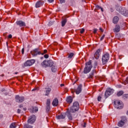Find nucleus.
<instances>
[{"instance_id": "f257e3e1", "label": "nucleus", "mask_w": 128, "mask_h": 128, "mask_svg": "<svg viewBox=\"0 0 128 128\" xmlns=\"http://www.w3.org/2000/svg\"><path fill=\"white\" fill-rule=\"evenodd\" d=\"M92 68V60H89L86 63V66L84 68V74H88Z\"/></svg>"}, {"instance_id": "f03ea898", "label": "nucleus", "mask_w": 128, "mask_h": 128, "mask_svg": "<svg viewBox=\"0 0 128 128\" xmlns=\"http://www.w3.org/2000/svg\"><path fill=\"white\" fill-rule=\"evenodd\" d=\"M39 50L40 49L38 48H35L34 50L30 52L31 54H32L33 56H36L38 54L44 55V54H46V52H48V50H44V53H42L40 52H39Z\"/></svg>"}, {"instance_id": "7ed1b4c3", "label": "nucleus", "mask_w": 128, "mask_h": 128, "mask_svg": "<svg viewBox=\"0 0 128 128\" xmlns=\"http://www.w3.org/2000/svg\"><path fill=\"white\" fill-rule=\"evenodd\" d=\"M54 62L52 60H50L47 61L46 60H44L41 66L42 68H48V66L52 67V66H54Z\"/></svg>"}, {"instance_id": "20e7f679", "label": "nucleus", "mask_w": 128, "mask_h": 128, "mask_svg": "<svg viewBox=\"0 0 128 128\" xmlns=\"http://www.w3.org/2000/svg\"><path fill=\"white\" fill-rule=\"evenodd\" d=\"M79 109H80V104L78 102H74L73 103V106L70 108V110H71V112H76Z\"/></svg>"}, {"instance_id": "39448f33", "label": "nucleus", "mask_w": 128, "mask_h": 128, "mask_svg": "<svg viewBox=\"0 0 128 128\" xmlns=\"http://www.w3.org/2000/svg\"><path fill=\"white\" fill-rule=\"evenodd\" d=\"M118 12L124 16H128V11L126 10L122 6L120 7L118 9Z\"/></svg>"}, {"instance_id": "423d86ee", "label": "nucleus", "mask_w": 128, "mask_h": 128, "mask_svg": "<svg viewBox=\"0 0 128 128\" xmlns=\"http://www.w3.org/2000/svg\"><path fill=\"white\" fill-rule=\"evenodd\" d=\"M108 60H110V54L106 53L103 55L102 58V64H106L108 62Z\"/></svg>"}, {"instance_id": "0eeeda50", "label": "nucleus", "mask_w": 128, "mask_h": 128, "mask_svg": "<svg viewBox=\"0 0 128 128\" xmlns=\"http://www.w3.org/2000/svg\"><path fill=\"white\" fill-rule=\"evenodd\" d=\"M114 106L118 110H122L124 108V104L120 101L116 100L114 102Z\"/></svg>"}, {"instance_id": "6e6552de", "label": "nucleus", "mask_w": 128, "mask_h": 128, "mask_svg": "<svg viewBox=\"0 0 128 128\" xmlns=\"http://www.w3.org/2000/svg\"><path fill=\"white\" fill-rule=\"evenodd\" d=\"M82 84H80L76 90V89H72V93L74 94V92H76V94H80V92H82Z\"/></svg>"}, {"instance_id": "1a4fd4ad", "label": "nucleus", "mask_w": 128, "mask_h": 128, "mask_svg": "<svg viewBox=\"0 0 128 128\" xmlns=\"http://www.w3.org/2000/svg\"><path fill=\"white\" fill-rule=\"evenodd\" d=\"M114 90L113 89L110 88L106 89L104 94L105 98H108V97L109 96L112 94H114Z\"/></svg>"}, {"instance_id": "9d476101", "label": "nucleus", "mask_w": 128, "mask_h": 128, "mask_svg": "<svg viewBox=\"0 0 128 128\" xmlns=\"http://www.w3.org/2000/svg\"><path fill=\"white\" fill-rule=\"evenodd\" d=\"M114 90L113 89L110 88L106 89L104 94L105 98H108V97L109 96L112 94H114Z\"/></svg>"}, {"instance_id": "9b49d317", "label": "nucleus", "mask_w": 128, "mask_h": 128, "mask_svg": "<svg viewBox=\"0 0 128 128\" xmlns=\"http://www.w3.org/2000/svg\"><path fill=\"white\" fill-rule=\"evenodd\" d=\"M34 62H36L35 60H28L24 62V66H32Z\"/></svg>"}, {"instance_id": "f8f14e48", "label": "nucleus", "mask_w": 128, "mask_h": 128, "mask_svg": "<svg viewBox=\"0 0 128 128\" xmlns=\"http://www.w3.org/2000/svg\"><path fill=\"white\" fill-rule=\"evenodd\" d=\"M15 98L16 102H22L24 100V97L20 96V95L16 96Z\"/></svg>"}, {"instance_id": "ddd939ff", "label": "nucleus", "mask_w": 128, "mask_h": 128, "mask_svg": "<svg viewBox=\"0 0 128 128\" xmlns=\"http://www.w3.org/2000/svg\"><path fill=\"white\" fill-rule=\"evenodd\" d=\"M71 110H70L68 111L66 114L70 120H72V114L75 112H71Z\"/></svg>"}, {"instance_id": "4468645a", "label": "nucleus", "mask_w": 128, "mask_h": 128, "mask_svg": "<svg viewBox=\"0 0 128 128\" xmlns=\"http://www.w3.org/2000/svg\"><path fill=\"white\" fill-rule=\"evenodd\" d=\"M36 116L32 115L30 117V119L28 120V124H34V122H36Z\"/></svg>"}, {"instance_id": "2eb2a0df", "label": "nucleus", "mask_w": 128, "mask_h": 128, "mask_svg": "<svg viewBox=\"0 0 128 128\" xmlns=\"http://www.w3.org/2000/svg\"><path fill=\"white\" fill-rule=\"evenodd\" d=\"M50 110V100L47 99L46 100V112H48Z\"/></svg>"}, {"instance_id": "dca6fc26", "label": "nucleus", "mask_w": 128, "mask_h": 128, "mask_svg": "<svg viewBox=\"0 0 128 128\" xmlns=\"http://www.w3.org/2000/svg\"><path fill=\"white\" fill-rule=\"evenodd\" d=\"M100 52H102V49L99 48L94 54V58H95L96 60H98V58H100Z\"/></svg>"}, {"instance_id": "f3484780", "label": "nucleus", "mask_w": 128, "mask_h": 128, "mask_svg": "<svg viewBox=\"0 0 128 128\" xmlns=\"http://www.w3.org/2000/svg\"><path fill=\"white\" fill-rule=\"evenodd\" d=\"M44 2L42 0L38 1L36 4V8H40L42 6H44Z\"/></svg>"}, {"instance_id": "a211bd4d", "label": "nucleus", "mask_w": 128, "mask_h": 128, "mask_svg": "<svg viewBox=\"0 0 128 128\" xmlns=\"http://www.w3.org/2000/svg\"><path fill=\"white\" fill-rule=\"evenodd\" d=\"M66 113L61 114L60 115H58L56 116L58 120H62L64 118H66Z\"/></svg>"}, {"instance_id": "6ab92c4d", "label": "nucleus", "mask_w": 128, "mask_h": 128, "mask_svg": "<svg viewBox=\"0 0 128 128\" xmlns=\"http://www.w3.org/2000/svg\"><path fill=\"white\" fill-rule=\"evenodd\" d=\"M52 104L53 106H58V98H56L53 100Z\"/></svg>"}, {"instance_id": "aec40b11", "label": "nucleus", "mask_w": 128, "mask_h": 128, "mask_svg": "<svg viewBox=\"0 0 128 128\" xmlns=\"http://www.w3.org/2000/svg\"><path fill=\"white\" fill-rule=\"evenodd\" d=\"M16 24L20 26H26V23L22 21H18Z\"/></svg>"}, {"instance_id": "412c9836", "label": "nucleus", "mask_w": 128, "mask_h": 128, "mask_svg": "<svg viewBox=\"0 0 128 128\" xmlns=\"http://www.w3.org/2000/svg\"><path fill=\"white\" fill-rule=\"evenodd\" d=\"M51 70L52 72H56L58 70V67L56 64L53 65L52 66H51Z\"/></svg>"}, {"instance_id": "4be33fe9", "label": "nucleus", "mask_w": 128, "mask_h": 128, "mask_svg": "<svg viewBox=\"0 0 128 128\" xmlns=\"http://www.w3.org/2000/svg\"><path fill=\"white\" fill-rule=\"evenodd\" d=\"M118 20H120V18L116 16H114L113 18V24H118Z\"/></svg>"}, {"instance_id": "5701e85b", "label": "nucleus", "mask_w": 128, "mask_h": 128, "mask_svg": "<svg viewBox=\"0 0 128 128\" xmlns=\"http://www.w3.org/2000/svg\"><path fill=\"white\" fill-rule=\"evenodd\" d=\"M120 30V27L119 25H116L115 28L114 29V32H119Z\"/></svg>"}, {"instance_id": "b1692460", "label": "nucleus", "mask_w": 128, "mask_h": 128, "mask_svg": "<svg viewBox=\"0 0 128 128\" xmlns=\"http://www.w3.org/2000/svg\"><path fill=\"white\" fill-rule=\"evenodd\" d=\"M66 102L68 104H72V96H68L67 97Z\"/></svg>"}, {"instance_id": "393cba45", "label": "nucleus", "mask_w": 128, "mask_h": 128, "mask_svg": "<svg viewBox=\"0 0 128 128\" xmlns=\"http://www.w3.org/2000/svg\"><path fill=\"white\" fill-rule=\"evenodd\" d=\"M96 70H93L90 74L88 78H94V74H96Z\"/></svg>"}, {"instance_id": "a878e982", "label": "nucleus", "mask_w": 128, "mask_h": 128, "mask_svg": "<svg viewBox=\"0 0 128 128\" xmlns=\"http://www.w3.org/2000/svg\"><path fill=\"white\" fill-rule=\"evenodd\" d=\"M124 125V122L120 120L118 123V126H123Z\"/></svg>"}, {"instance_id": "bb28decb", "label": "nucleus", "mask_w": 128, "mask_h": 128, "mask_svg": "<svg viewBox=\"0 0 128 128\" xmlns=\"http://www.w3.org/2000/svg\"><path fill=\"white\" fill-rule=\"evenodd\" d=\"M50 90H52L50 88H48L47 90H46L45 96H48V94H50Z\"/></svg>"}, {"instance_id": "cd10ccee", "label": "nucleus", "mask_w": 128, "mask_h": 128, "mask_svg": "<svg viewBox=\"0 0 128 128\" xmlns=\"http://www.w3.org/2000/svg\"><path fill=\"white\" fill-rule=\"evenodd\" d=\"M66 18L64 19L62 22V26H66Z\"/></svg>"}, {"instance_id": "c85d7f7f", "label": "nucleus", "mask_w": 128, "mask_h": 128, "mask_svg": "<svg viewBox=\"0 0 128 128\" xmlns=\"http://www.w3.org/2000/svg\"><path fill=\"white\" fill-rule=\"evenodd\" d=\"M122 94H124V91H119L118 94H117V96H122Z\"/></svg>"}, {"instance_id": "c756f323", "label": "nucleus", "mask_w": 128, "mask_h": 128, "mask_svg": "<svg viewBox=\"0 0 128 128\" xmlns=\"http://www.w3.org/2000/svg\"><path fill=\"white\" fill-rule=\"evenodd\" d=\"M24 128H32V126L28 125V124H26L24 125Z\"/></svg>"}, {"instance_id": "7c9ffc66", "label": "nucleus", "mask_w": 128, "mask_h": 128, "mask_svg": "<svg viewBox=\"0 0 128 128\" xmlns=\"http://www.w3.org/2000/svg\"><path fill=\"white\" fill-rule=\"evenodd\" d=\"M16 123H12L10 125V128H16Z\"/></svg>"}, {"instance_id": "2f4dec72", "label": "nucleus", "mask_w": 128, "mask_h": 128, "mask_svg": "<svg viewBox=\"0 0 128 128\" xmlns=\"http://www.w3.org/2000/svg\"><path fill=\"white\" fill-rule=\"evenodd\" d=\"M38 110V107H34L33 108V112H36Z\"/></svg>"}, {"instance_id": "473e14b6", "label": "nucleus", "mask_w": 128, "mask_h": 128, "mask_svg": "<svg viewBox=\"0 0 128 128\" xmlns=\"http://www.w3.org/2000/svg\"><path fill=\"white\" fill-rule=\"evenodd\" d=\"M128 98V94H125L122 96V98L124 100H126V98Z\"/></svg>"}, {"instance_id": "72a5a7b5", "label": "nucleus", "mask_w": 128, "mask_h": 128, "mask_svg": "<svg viewBox=\"0 0 128 128\" xmlns=\"http://www.w3.org/2000/svg\"><path fill=\"white\" fill-rule=\"evenodd\" d=\"M74 53H70L69 55H68V58H72V56H74Z\"/></svg>"}, {"instance_id": "f704fd0d", "label": "nucleus", "mask_w": 128, "mask_h": 128, "mask_svg": "<svg viewBox=\"0 0 128 128\" xmlns=\"http://www.w3.org/2000/svg\"><path fill=\"white\" fill-rule=\"evenodd\" d=\"M96 8H100L102 12H104V9H103L102 8V7H100V6H96Z\"/></svg>"}, {"instance_id": "c9c22d12", "label": "nucleus", "mask_w": 128, "mask_h": 128, "mask_svg": "<svg viewBox=\"0 0 128 128\" xmlns=\"http://www.w3.org/2000/svg\"><path fill=\"white\" fill-rule=\"evenodd\" d=\"M106 36V34H103V36L101 37L100 40L102 41V40H104V37Z\"/></svg>"}, {"instance_id": "e433bc0d", "label": "nucleus", "mask_w": 128, "mask_h": 128, "mask_svg": "<svg viewBox=\"0 0 128 128\" xmlns=\"http://www.w3.org/2000/svg\"><path fill=\"white\" fill-rule=\"evenodd\" d=\"M60 4H64V2H66V0H60Z\"/></svg>"}, {"instance_id": "4c0bfd02", "label": "nucleus", "mask_w": 128, "mask_h": 128, "mask_svg": "<svg viewBox=\"0 0 128 128\" xmlns=\"http://www.w3.org/2000/svg\"><path fill=\"white\" fill-rule=\"evenodd\" d=\"M102 100V96H98V102H100V100Z\"/></svg>"}, {"instance_id": "58836bf2", "label": "nucleus", "mask_w": 128, "mask_h": 128, "mask_svg": "<svg viewBox=\"0 0 128 128\" xmlns=\"http://www.w3.org/2000/svg\"><path fill=\"white\" fill-rule=\"evenodd\" d=\"M44 58H48V54H46L45 55H44Z\"/></svg>"}, {"instance_id": "ea45409f", "label": "nucleus", "mask_w": 128, "mask_h": 128, "mask_svg": "<svg viewBox=\"0 0 128 128\" xmlns=\"http://www.w3.org/2000/svg\"><path fill=\"white\" fill-rule=\"evenodd\" d=\"M80 34H84V29L82 28V30H80Z\"/></svg>"}, {"instance_id": "a19ab883", "label": "nucleus", "mask_w": 128, "mask_h": 128, "mask_svg": "<svg viewBox=\"0 0 128 128\" xmlns=\"http://www.w3.org/2000/svg\"><path fill=\"white\" fill-rule=\"evenodd\" d=\"M96 32H98V29L96 28L94 29V32H93L94 34H96Z\"/></svg>"}, {"instance_id": "79ce46f5", "label": "nucleus", "mask_w": 128, "mask_h": 128, "mask_svg": "<svg viewBox=\"0 0 128 128\" xmlns=\"http://www.w3.org/2000/svg\"><path fill=\"white\" fill-rule=\"evenodd\" d=\"M12 38V36L11 34L8 35V38Z\"/></svg>"}, {"instance_id": "37998d69", "label": "nucleus", "mask_w": 128, "mask_h": 128, "mask_svg": "<svg viewBox=\"0 0 128 128\" xmlns=\"http://www.w3.org/2000/svg\"><path fill=\"white\" fill-rule=\"evenodd\" d=\"M22 54H24V48L22 50Z\"/></svg>"}, {"instance_id": "c03bdc74", "label": "nucleus", "mask_w": 128, "mask_h": 128, "mask_svg": "<svg viewBox=\"0 0 128 128\" xmlns=\"http://www.w3.org/2000/svg\"><path fill=\"white\" fill-rule=\"evenodd\" d=\"M86 123L84 122V125L82 126H83V128H86Z\"/></svg>"}, {"instance_id": "a18cd8bd", "label": "nucleus", "mask_w": 128, "mask_h": 128, "mask_svg": "<svg viewBox=\"0 0 128 128\" xmlns=\"http://www.w3.org/2000/svg\"><path fill=\"white\" fill-rule=\"evenodd\" d=\"M17 112H18V114H20V109H18Z\"/></svg>"}, {"instance_id": "49530a36", "label": "nucleus", "mask_w": 128, "mask_h": 128, "mask_svg": "<svg viewBox=\"0 0 128 128\" xmlns=\"http://www.w3.org/2000/svg\"><path fill=\"white\" fill-rule=\"evenodd\" d=\"M49 2H54V0H48Z\"/></svg>"}, {"instance_id": "de8ad7c7", "label": "nucleus", "mask_w": 128, "mask_h": 128, "mask_svg": "<svg viewBox=\"0 0 128 128\" xmlns=\"http://www.w3.org/2000/svg\"><path fill=\"white\" fill-rule=\"evenodd\" d=\"M100 32H104V30H102V28H100Z\"/></svg>"}, {"instance_id": "09e8293b", "label": "nucleus", "mask_w": 128, "mask_h": 128, "mask_svg": "<svg viewBox=\"0 0 128 128\" xmlns=\"http://www.w3.org/2000/svg\"><path fill=\"white\" fill-rule=\"evenodd\" d=\"M98 65V63L96 62H94V66H96Z\"/></svg>"}, {"instance_id": "8fccbe9b", "label": "nucleus", "mask_w": 128, "mask_h": 128, "mask_svg": "<svg viewBox=\"0 0 128 128\" xmlns=\"http://www.w3.org/2000/svg\"><path fill=\"white\" fill-rule=\"evenodd\" d=\"M60 86L61 87L64 86V84H61Z\"/></svg>"}, {"instance_id": "3c124183", "label": "nucleus", "mask_w": 128, "mask_h": 128, "mask_svg": "<svg viewBox=\"0 0 128 128\" xmlns=\"http://www.w3.org/2000/svg\"><path fill=\"white\" fill-rule=\"evenodd\" d=\"M19 108H22V104L19 105Z\"/></svg>"}, {"instance_id": "603ef678", "label": "nucleus", "mask_w": 128, "mask_h": 128, "mask_svg": "<svg viewBox=\"0 0 128 128\" xmlns=\"http://www.w3.org/2000/svg\"><path fill=\"white\" fill-rule=\"evenodd\" d=\"M22 110H26V108H22Z\"/></svg>"}, {"instance_id": "864d4df0", "label": "nucleus", "mask_w": 128, "mask_h": 128, "mask_svg": "<svg viewBox=\"0 0 128 128\" xmlns=\"http://www.w3.org/2000/svg\"><path fill=\"white\" fill-rule=\"evenodd\" d=\"M82 2H86V0H82Z\"/></svg>"}, {"instance_id": "5fc2aeb1", "label": "nucleus", "mask_w": 128, "mask_h": 128, "mask_svg": "<svg viewBox=\"0 0 128 128\" xmlns=\"http://www.w3.org/2000/svg\"><path fill=\"white\" fill-rule=\"evenodd\" d=\"M82 2H86V0H82Z\"/></svg>"}, {"instance_id": "6e6d98bb", "label": "nucleus", "mask_w": 128, "mask_h": 128, "mask_svg": "<svg viewBox=\"0 0 128 128\" xmlns=\"http://www.w3.org/2000/svg\"><path fill=\"white\" fill-rule=\"evenodd\" d=\"M40 60H44V57H41Z\"/></svg>"}, {"instance_id": "4d7b16f0", "label": "nucleus", "mask_w": 128, "mask_h": 128, "mask_svg": "<svg viewBox=\"0 0 128 128\" xmlns=\"http://www.w3.org/2000/svg\"><path fill=\"white\" fill-rule=\"evenodd\" d=\"M15 74H18V72H15Z\"/></svg>"}, {"instance_id": "13d9d810", "label": "nucleus", "mask_w": 128, "mask_h": 128, "mask_svg": "<svg viewBox=\"0 0 128 128\" xmlns=\"http://www.w3.org/2000/svg\"><path fill=\"white\" fill-rule=\"evenodd\" d=\"M2 76H4V74H2Z\"/></svg>"}, {"instance_id": "bf43d9fd", "label": "nucleus", "mask_w": 128, "mask_h": 128, "mask_svg": "<svg viewBox=\"0 0 128 128\" xmlns=\"http://www.w3.org/2000/svg\"><path fill=\"white\" fill-rule=\"evenodd\" d=\"M32 90H33V91H34V90H36V89H33Z\"/></svg>"}, {"instance_id": "052dcab7", "label": "nucleus", "mask_w": 128, "mask_h": 128, "mask_svg": "<svg viewBox=\"0 0 128 128\" xmlns=\"http://www.w3.org/2000/svg\"><path fill=\"white\" fill-rule=\"evenodd\" d=\"M127 115L128 116V111L127 112V113H126Z\"/></svg>"}, {"instance_id": "680f3d73", "label": "nucleus", "mask_w": 128, "mask_h": 128, "mask_svg": "<svg viewBox=\"0 0 128 128\" xmlns=\"http://www.w3.org/2000/svg\"><path fill=\"white\" fill-rule=\"evenodd\" d=\"M76 82H74V84H76Z\"/></svg>"}, {"instance_id": "e2e57ef3", "label": "nucleus", "mask_w": 128, "mask_h": 128, "mask_svg": "<svg viewBox=\"0 0 128 128\" xmlns=\"http://www.w3.org/2000/svg\"><path fill=\"white\" fill-rule=\"evenodd\" d=\"M1 116H2V115H1Z\"/></svg>"}]
</instances>
